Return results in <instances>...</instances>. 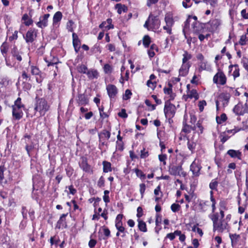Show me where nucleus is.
<instances>
[{
	"mask_svg": "<svg viewBox=\"0 0 248 248\" xmlns=\"http://www.w3.org/2000/svg\"><path fill=\"white\" fill-rule=\"evenodd\" d=\"M138 227L140 231L143 232H147L146 223L142 220H138Z\"/></svg>",
	"mask_w": 248,
	"mask_h": 248,
	"instance_id": "nucleus-35",
	"label": "nucleus"
},
{
	"mask_svg": "<svg viewBox=\"0 0 248 248\" xmlns=\"http://www.w3.org/2000/svg\"><path fill=\"white\" fill-rule=\"evenodd\" d=\"M219 215H220V219H223L224 217V210L226 209V205L224 202H221L219 203Z\"/></svg>",
	"mask_w": 248,
	"mask_h": 248,
	"instance_id": "nucleus-27",
	"label": "nucleus"
},
{
	"mask_svg": "<svg viewBox=\"0 0 248 248\" xmlns=\"http://www.w3.org/2000/svg\"><path fill=\"white\" fill-rule=\"evenodd\" d=\"M135 172L136 173V175L138 177H140V178H144L145 177V175L143 173V172L139 170L138 169H136L135 170Z\"/></svg>",
	"mask_w": 248,
	"mask_h": 248,
	"instance_id": "nucleus-51",
	"label": "nucleus"
},
{
	"mask_svg": "<svg viewBox=\"0 0 248 248\" xmlns=\"http://www.w3.org/2000/svg\"><path fill=\"white\" fill-rule=\"evenodd\" d=\"M74 24V22L70 20L68 21L66 24V28L69 31L72 32L73 31V25Z\"/></svg>",
	"mask_w": 248,
	"mask_h": 248,
	"instance_id": "nucleus-48",
	"label": "nucleus"
},
{
	"mask_svg": "<svg viewBox=\"0 0 248 248\" xmlns=\"http://www.w3.org/2000/svg\"><path fill=\"white\" fill-rule=\"evenodd\" d=\"M49 106L46 101L43 98H40L36 100L34 109L39 111L40 115L43 116L48 110Z\"/></svg>",
	"mask_w": 248,
	"mask_h": 248,
	"instance_id": "nucleus-4",
	"label": "nucleus"
},
{
	"mask_svg": "<svg viewBox=\"0 0 248 248\" xmlns=\"http://www.w3.org/2000/svg\"><path fill=\"white\" fill-rule=\"evenodd\" d=\"M169 87H168V88L165 87L164 88V92L166 94H170V98L171 99H173L174 95H173V94H172V85L170 83H169Z\"/></svg>",
	"mask_w": 248,
	"mask_h": 248,
	"instance_id": "nucleus-28",
	"label": "nucleus"
},
{
	"mask_svg": "<svg viewBox=\"0 0 248 248\" xmlns=\"http://www.w3.org/2000/svg\"><path fill=\"white\" fill-rule=\"evenodd\" d=\"M190 170L192 171L193 174L197 176L199 175L200 168L196 163H193L190 166Z\"/></svg>",
	"mask_w": 248,
	"mask_h": 248,
	"instance_id": "nucleus-24",
	"label": "nucleus"
},
{
	"mask_svg": "<svg viewBox=\"0 0 248 248\" xmlns=\"http://www.w3.org/2000/svg\"><path fill=\"white\" fill-rule=\"evenodd\" d=\"M216 120L218 124H221L227 120L226 115L225 113H223L221 115L220 118L217 117Z\"/></svg>",
	"mask_w": 248,
	"mask_h": 248,
	"instance_id": "nucleus-39",
	"label": "nucleus"
},
{
	"mask_svg": "<svg viewBox=\"0 0 248 248\" xmlns=\"http://www.w3.org/2000/svg\"><path fill=\"white\" fill-rule=\"evenodd\" d=\"M49 16L50 15L49 14H45L42 17V19L40 17V21L37 23V26L41 28L46 27L47 25V20Z\"/></svg>",
	"mask_w": 248,
	"mask_h": 248,
	"instance_id": "nucleus-12",
	"label": "nucleus"
},
{
	"mask_svg": "<svg viewBox=\"0 0 248 248\" xmlns=\"http://www.w3.org/2000/svg\"><path fill=\"white\" fill-rule=\"evenodd\" d=\"M218 186V182L217 179H213L209 184L210 188L212 190H217Z\"/></svg>",
	"mask_w": 248,
	"mask_h": 248,
	"instance_id": "nucleus-40",
	"label": "nucleus"
},
{
	"mask_svg": "<svg viewBox=\"0 0 248 248\" xmlns=\"http://www.w3.org/2000/svg\"><path fill=\"white\" fill-rule=\"evenodd\" d=\"M230 97V94L227 93H223L220 95V97L222 98L227 103L229 101Z\"/></svg>",
	"mask_w": 248,
	"mask_h": 248,
	"instance_id": "nucleus-43",
	"label": "nucleus"
},
{
	"mask_svg": "<svg viewBox=\"0 0 248 248\" xmlns=\"http://www.w3.org/2000/svg\"><path fill=\"white\" fill-rule=\"evenodd\" d=\"M103 171L104 172H108L111 171V164L110 163L104 161L103 162Z\"/></svg>",
	"mask_w": 248,
	"mask_h": 248,
	"instance_id": "nucleus-32",
	"label": "nucleus"
},
{
	"mask_svg": "<svg viewBox=\"0 0 248 248\" xmlns=\"http://www.w3.org/2000/svg\"><path fill=\"white\" fill-rule=\"evenodd\" d=\"M160 25V21L157 16L150 14L146 21L144 27L148 30H157Z\"/></svg>",
	"mask_w": 248,
	"mask_h": 248,
	"instance_id": "nucleus-3",
	"label": "nucleus"
},
{
	"mask_svg": "<svg viewBox=\"0 0 248 248\" xmlns=\"http://www.w3.org/2000/svg\"><path fill=\"white\" fill-rule=\"evenodd\" d=\"M193 32L198 34L204 32V29H206L205 23H202L198 21H194L192 23Z\"/></svg>",
	"mask_w": 248,
	"mask_h": 248,
	"instance_id": "nucleus-9",
	"label": "nucleus"
},
{
	"mask_svg": "<svg viewBox=\"0 0 248 248\" xmlns=\"http://www.w3.org/2000/svg\"><path fill=\"white\" fill-rule=\"evenodd\" d=\"M190 64L187 63H183L179 70L180 75L185 76L188 73V69L190 67Z\"/></svg>",
	"mask_w": 248,
	"mask_h": 248,
	"instance_id": "nucleus-17",
	"label": "nucleus"
},
{
	"mask_svg": "<svg viewBox=\"0 0 248 248\" xmlns=\"http://www.w3.org/2000/svg\"><path fill=\"white\" fill-rule=\"evenodd\" d=\"M100 117L105 118L108 117V115L104 112V107H101L99 108Z\"/></svg>",
	"mask_w": 248,
	"mask_h": 248,
	"instance_id": "nucleus-59",
	"label": "nucleus"
},
{
	"mask_svg": "<svg viewBox=\"0 0 248 248\" xmlns=\"http://www.w3.org/2000/svg\"><path fill=\"white\" fill-rule=\"evenodd\" d=\"M99 137L100 139V141H102V139L104 140V139H106L107 140H108L110 137V133L107 130H103L99 134Z\"/></svg>",
	"mask_w": 248,
	"mask_h": 248,
	"instance_id": "nucleus-23",
	"label": "nucleus"
},
{
	"mask_svg": "<svg viewBox=\"0 0 248 248\" xmlns=\"http://www.w3.org/2000/svg\"><path fill=\"white\" fill-rule=\"evenodd\" d=\"M210 218L213 223V230L219 232H223L225 230H229V226L225 219H220V215L218 213L211 214Z\"/></svg>",
	"mask_w": 248,
	"mask_h": 248,
	"instance_id": "nucleus-1",
	"label": "nucleus"
},
{
	"mask_svg": "<svg viewBox=\"0 0 248 248\" xmlns=\"http://www.w3.org/2000/svg\"><path fill=\"white\" fill-rule=\"evenodd\" d=\"M116 8L117 9V12L118 14H121L122 12H125L127 10V8L124 5H122L120 3L116 5Z\"/></svg>",
	"mask_w": 248,
	"mask_h": 248,
	"instance_id": "nucleus-30",
	"label": "nucleus"
},
{
	"mask_svg": "<svg viewBox=\"0 0 248 248\" xmlns=\"http://www.w3.org/2000/svg\"><path fill=\"white\" fill-rule=\"evenodd\" d=\"M107 90L109 97L114 98L117 93V89L115 85L109 84L107 87Z\"/></svg>",
	"mask_w": 248,
	"mask_h": 248,
	"instance_id": "nucleus-11",
	"label": "nucleus"
},
{
	"mask_svg": "<svg viewBox=\"0 0 248 248\" xmlns=\"http://www.w3.org/2000/svg\"><path fill=\"white\" fill-rule=\"evenodd\" d=\"M230 238L231 239V243L232 247L235 246L237 244L240 236L239 234H230Z\"/></svg>",
	"mask_w": 248,
	"mask_h": 248,
	"instance_id": "nucleus-21",
	"label": "nucleus"
},
{
	"mask_svg": "<svg viewBox=\"0 0 248 248\" xmlns=\"http://www.w3.org/2000/svg\"><path fill=\"white\" fill-rule=\"evenodd\" d=\"M188 97L190 98H195L196 99L198 98V94L196 90H192L187 94Z\"/></svg>",
	"mask_w": 248,
	"mask_h": 248,
	"instance_id": "nucleus-42",
	"label": "nucleus"
},
{
	"mask_svg": "<svg viewBox=\"0 0 248 248\" xmlns=\"http://www.w3.org/2000/svg\"><path fill=\"white\" fill-rule=\"evenodd\" d=\"M62 13L61 12H60V11L57 12L54 14V15L53 16V24H55L58 23V22L60 21L62 18Z\"/></svg>",
	"mask_w": 248,
	"mask_h": 248,
	"instance_id": "nucleus-25",
	"label": "nucleus"
},
{
	"mask_svg": "<svg viewBox=\"0 0 248 248\" xmlns=\"http://www.w3.org/2000/svg\"><path fill=\"white\" fill-rule=\"evenodd\" d=\"M22 78L23 79L25 80V81H27L28 80H30V76L27 74V73L25 71H23L22 74Z\"/></svg>",
	"mask_w": 248,
	"mask_h": 248,
	"instance_id": "nucleus-62",
	"label": "nucleus"
},
{
	"mask_svg": "<svg viewBox=\"0 0 248 248\" xmlns=\"http://www.w3.org/2000/svg\"><path fill=\"white\" fill-rule=\"evenodd\" d=\"M147 85L149 88H151L152 90H154L156 85V82H153L151 80H148L147 82Z\"/></svg>",
	"mask_w": 248,
	"mask_h": 248,
	"instance_id": "nucleus-52",
	"label": "nucleus"
},
{
	"mask_svg": "<svg viewBox=\"0 0 248 248\" xmlns=\"http://www.w3.org/2000/svg\"><path fill=\"white\" fill-rule=\"evenodd\" d=\"M116 149L120 151L124 150V143L123 141H116Z\"/></svg>",
	"mask_w": 248,
	"mask_h": 248,
	"instance_id": "nucleus-53",
	"label": "nucleus"
},
{
	"mask_svg": "<svg viewBox=\"0 0 248 248\" xmlns=\"http://www.w3.org/2000/svg\"><path fill=\"white\" fill-rule=\"evenodd\" d=\"M11 54L13 59L14 60H16L18 63L22 61V55L23 54V53L21 51L18 50L16 46H14L11 49Z\"/></svg>",
	"mask_w": 248,
	"mask_h": 248,
	"instance_id": "nucleus-10",
	"label": "nucleus"
},
{
	"mask_svg": "<svg viewBox=\"0 0 248 248\" xmlns=\"http://www.w3.org/2000/svg\"><path fill=\"white\" fill-rule=\"evenodd\" d=\"M247 43H248V28L247 30V33L242 35L239 41V44L242 46L246 45Z\"/></svg>",
	"mask_w": 248,
	"mask_h": 248,
	"instance_id": "nucleus-26",
	"label": "nucleus"
},
{
	"mask_svg": "<svg viewBox=\"0 0 248 248\" xmlns=\"http://www.w3.org/2000/svg\"><path fill=\"white\" fill-rule=\"evenodd\" d=\"M24 107V105L21 103V99L20 97L17 98L15 101L14 105L12 106V114L15 119L19 120L22 117V110Z\"/></svg>",
	"mask_w": 248,
	"mask_h": 248,
	"instance_id": "nucleus-2",
	"label": "nucleus"
},
{
	"mask_svg": "<svg viewBox=\"0 0 248 248\" xmlns=\"http://www.w3.org/2000/svg\"><path fill=\"white\" fill-rule=\"evenodd\" d=\"M234 66L237 68L233 72V76L234 78H235L239 76V70L238 68L237 65H234Z\"/></svg>",
	"mask_w": 248,
	"mask_h": 248,
	"instance_id": "nucleus-63",
	"label": "nucleus"
},
{
	"mask_svg": "<svg viewBox=\"0 0 248 248\" xmlns=\"http://www.w3.org/2000/svg\"><path fill=\"white\" fill-rule=\"evenodd\" d=\"M5 169L3 165L0 166V183L4 179V171Z\"/></svg>",
	"mask_w": 248,
	"mask_h": 248,
	"instance_id": "nucleus-50",
	"label": "nucleus"
},
{
	"mask_svg": "<svg viewBox=\"0 0 248 248\" xmlns=\"http://www.w3.org/2000/svg\"><path fill=\"white\" fill-rule=\"evenodd\" d=\"M30 69L31 73L32 75H38L40 72L39 68L35 66H31Z\"/></svg>",
	"mask_w": 248,
	"mask_h": 248,
	"instance_id": "nucleus-37",
	"label": "nucleus"
},
{
	"mask_svg": "<svg viewBox=\"0 0 248 248\" xmlns=\"http://www.w3.org/2000/svg\"><path fill=\"white\" fill-rule=\"evenodd\" d=\"M151 43V38L148 35H145L143 38V44L145 47H148Z\"/></svg>",
	"mask_w": 248,
	"mask_h": 248,
	"instance_id": "nucleus-38",
	"label": "nucleus"
},
{
	"mask_svg": "<svg viewBox=\"0 0 248 248\" xmlns=\"http://www.w3.org/2000/svg\"><path fill=\"white\" fill-rule=\"evenodd\" d=\"M86 75L88 78L90 79H93L94 78H97L98 77V73L95 69H88Z\"/></svg>",
	"mask_w": 248,
	"mask_h": 248,
	"instance_id": "nucleus-16",
	"label": "nucleus"
},
{
	"mask_svg": "<svg viewBox=\"0 0 248 248\" xmlns=\"http://www.w3.org/2000/svg\"><path fill=\"white\" fill-rule=\"evenodd\" d=\"M77 70L80 73L86 74L88 70L87 67L84 64H81L77 67Z\"/></svg>",
	"mask_w": 248,
	"mask_h": 248,
	"instance_id": "nucleus-36",
	"label": "nucleus"
},
{
	"mask_svg": "<svg viewBox=\"0 0 248 248\" xmlns=\"http://www.w3.org/2000/svg\"><path fill=\"white\" fill-rule=\"evenodd\" d=\"M115 226L119 232H124V228L122 225V222H115Z\"/></svg>",
	"mask_w": 248,
	"mask_h": 248,
	"instance_id": "nucleus-45",
	"label": "nucleus"
},
{
	"mask_svg": "<svg viewBox=\"0 0 248 248\" xmlns=\"http://www.w3.org/2000/svg\"><path fill=\"white\" fill-rule=\"evenodd\" d=\"M97 242L94 239H91L89 242V246L90 248H93L96 245Z\"/></svg>",
	"mask_w": 248,
	"mask_h": 248,
	"instance_id": "nucleus-64",
	"label": "nucleus"
},
{
	"mask_svg": "<svg viewBox=\"0 0 248 248\" xmlns=\"http://www.w3.org/2000/svg\"><path fill=\"white\" fill-rule=\"evenodd\" d=\"M169 173L172 175L185 177L186 175L181 166L173 165L170 166L169 169Z\"/></svg>",
	"mask_w": 248,
	"mask_h": 248,
	"instance_id": "nucleus-6",
	"label": "nucleus"
},
{
	"mask_svg": "<svg viewBox=\"0 0 248 248\" xmlns=\"http://www.w3.org/2000/svg\"><path fill=\"white\" fill-rule=\"evenodd\" d=\"M165 21L166 24L168 26H172L174 21L172 16L170 15H167L165 17Z\"/></svg>",
	"mask_w": 248,
	"mask_h": 248,
	"instance_id": "nucleus-33",
	"label": "nucleus"
},
{
	"mask_svg": "<svg viewBox=\"0 0 248 248\" xmlns=\"http://www.w3.org/2000/svg\"><path fill=\"white\" fill-rule=\"evenodd\" d=\"M25 143H26V146H25V149L29 156H30V152L32 151L33 148H34V143L31 141V144H29L25 140Z\"/></svg>",
	"mask_w": 248,
	"mask_h": 248,
	"instance_id": "nucleus-31",
	"label": "nucleus"
},
{
	"mask_svg": "<svg viewBox=\"0 0 248 248\" xmlns=\"http://www.w3.org/2000/svg\"><path fill=\"white\" fill-rule=\"evenodd\" d=\"M206 105V102L204 100L201 101L199 103V107L200 111H202L204 108V106Z\"/></svg>",
	"mask_w": 248,
	"mask_h": 248,
	"instance_id": "nucleus-61",
	"label": "nucleus"
},
{
	"mask_svg": "<svg viewBox=\"0 0 248 248\" xmlns=\"http://www.w3.org/2000/svg\"><path fill=\"white\" fill-rule=\"evenodd\" d=\"M104 70L106 73H109L111 72L112 67L108 64H106L104 66Z\"/></svg>",
	"mask_w": 248,
	"mask_h": 248,
	"instance_id": "nucleus-55",
	"label": "nucleus"
},
{
	"mask_svg": "<svg viewBox=\"0 0 248 248\" xmlns=\"http://www.w3.org/2000/svg\"><path fill=\"white\" fill-rule=\"evenodd\" d=\"M72 37L73 46L75 51L78 52L80 48V41L77 34L74 32L73 33Z\"/></svg>",
	"mask_w": 248,
	"mask_h": 248,
	"instance_id": "nucleus-14",
	"label": "nucleus"
},
{
	"mask_svg": "<svg viewBox=\"0 0 248 248\" xmlns=\"http://www.w3.org/2000/svg\"><path fill=\"white\" fill-rule=\"evenodd\" d=\"M34 31L29 30L26 35L25 40L27 43H32L34 41Z\"/></svg>",
	"mask_w": 248,
	"mask_h": 248,
	"instance_id": "nucleus-18",
	"label": "nucleus"
},
{
	"mask_svg": "<svg viewBox=\"0 0 248 248\" xmlns=\"http://www.w3.org/2000/svg\"><path fill=\"white\" fill-rule=\"evenodd\" d=\"M206 4H210L213 7H215L217 5V0H203Z\"/></svg>",
	"mask_w": 248,
	"mask_h": 248,
	"instance_id": "nucleus-46",
	"label": "nucleus"
},
{
	"mask_svg": "<svg viewBox=\"0 0 248 248\" xmlns=\"http://www.w3.org/2000/svg\"><path fill=\"white\" fill-rule=\"evenodd\" d=\"M175 105L169 102L165 103L164 111L166 118L173 117L175 113Z\"/></svg>",
	"mask_w": 248,
	"mask_h": 248,
	"instance_id": "nucleus-5",
	"label": "nucleus"
},
{
	"mask_svg": "<svg viewBox=\"0 0 248 248\" xmlns=\"http://www.w3.org/2000/svg\"><path fill=\"white\" fill-rule=\"evenodd\" d=\"M180 208V205L178 204L173 203L171 205V209L173 212H176L179 210Z\"/></svg>",
	"mask_w": 248,
	"mask_h": 248,
	"instance_id": "nucleus-54",
	"label": "nucleus"
},
{
	"mask_svg": "<svg viewBox=\"0 0 248 248\" xmlns=\"http://www.w3.org/2000/svg\"><path fill=\"white\" fill-rule=\"evenodd\" d=\"M105 180L103 176H101L97 182V185L99 187H103L104 186Z\"/></svg>",
	"mask_w": 248,
	"mask_h": 248,
	"instance_id": "nucleus-60",
	"label": "nucleus"
},
{
	"mask_svg": "<svg viewBox=\"0 0 248 248\" xmlns=\"http://www.w3.org/2000/svg\"><path fill=\"white\" fill-rule=\"evenodd\" d=\"M241 62L243 64V67L248 72V59L246 58H243Z\"/></svg>",
	"mask_w": 248,
	"mask_h": 248,
	"instance_id": "nucleus-58",
	"label": "nucleus"
},
{
	"mask_svg": "<svg viewBox=\"0 0 248 248\" xmlns=\"http://www.w3.org/2000/svg\"><path fill=\"white\" fill-rule=\"evenodd\" d=\"M140 157L141 158H145L149 155L148 151L146 150V149L144 148H143V149L140 150Z\"/></svg>",
	"mask_w": 248,
	"mask_h": 248,
	"instance_id": "nucleus-47",
	"label": "nucleus"
},
{
	"mask_svg": "<svg viewBox=\"0 0 248 248\" xmlns=\"http://www.w3.org/2000/svg\"><path fill=\"white\" fill-rule=\"evenodd\" d=\"M159 160L161 162H163L164 165H166V160L167 159V155L165 154H162L158 155Z\"/></svg>",
	"mask_w": 248,
	"mask_h": 248,
	"instance_id": "nucleus-56",
	"label": "nucleus"
},
{
	"mask_svg": "<svg viewBox=\"0 0 248 248\" xmlns=\"http://www.w3.org/2000/svg\"><path fill=\"white\" fill-rule=\"evenodd\" d=\"M118 115L119 117L123 118H126L128 116L125 109H122L121 111L118 113Z\"/></svg>",
	"mask_w": 248,
	"mask_h": 248,
	"instance_id": "nucleus-57",
	"label": "nucleus"
},
{
	"mask_svg": "<svg viewBox=\"0 0 248 248\" xmlns=\"http://www.w3.org/2000/svg\"><path fill=\"white\" fill-rule=\"evenodd\" d=\"M9 49V45L6 42L2 43L0 46V51L5 59H6V55Z\"/></svg>",
	"mask_w": 248,
	"mask_h": 248,
	"instance_id": "nucleus-22",
	"label": "nucleus"
},
{
	"mask_svg": "<svg viewBox=\"0 0 248 248\" xmlns=\"http://www.w3.org/2000/svg\"><path fill=\"white\" fill-rule=\"evenodd\" d=\"M213 194V191H210V196H210V200H211V201L212 202V212L213 213L212 214L217 213V212H215V210H216V200L214 198Z\"/></svg>",
	"mask_w": 248,
	"mask_h": 248,
	"instance_id": "nucleus-34",
	"label": "nucleus"
},
{
	"mask_svg": "<svg viewBox=\"0 0 248 248\" xmlns=\"http://www.w3.org/2000/svg\"><path fill=\"white\" fill-rule=\"evenodd\" d=\"M132 95V93L130 90L127 89L125 92L124 94L123 95V99L124 100H128L129 99Z\"/></svg>",
	"mask_w": 248,
	"mask_h": 248,
	"instance_id": "nucleus-49",
	"label": "nucleus"
},
{
	"mask_svg": "<svg viewBox=\"0 0 248 248\" xmlns=\"http://www.w3.org/2000/svg\"><path fill=\"white\" fill-rule=\"evenodd\" d=\"M192 126L187 124H184L182 131L186 133H189L192 131Z\"/></svg>",
	"mask_w": 248,
	"mask_h": 248,
	"instance_id": "nucleus-44",
	"label": "nucleus"
},
{
	"mask_svg": "<svg viewBox=\"0 0 248 248\" xmlns=\"http://www.w3.org/2000/svg\"><path fill=\"white\" fill-rule=\"evenodd\" d=\"M227 78L226 76L222 71L218 70V72L214 76L213 78V82L214 83L223 85L226 83Z\"/></svg>",
	"mask_w": 248,
	"mask_h": 248,
	"instance_id": "nucleus-8",
	"label": "nucleus"
},
{
	"mask_svg": "<svg viewBox=\"0 0 248 248\" xmlns=\"http://www.w3.org/2000/svg\"><path fill=\"white\" fill-rule=\"evenodd\" d=\"M80 167L85 171L90 172L91 171V167L87 163L86 159H83L82 162L79 163Z\"/></svg>",
	"mask_w": 248,
	"mask_h": 248,
	"instance_id": "nucleus-19",
	"label": "nucleus"
},
{
	"mask_svg": "<svg viewBox=\"0 0 248 248\" xmlns=\"http://www.w3.org/2000/svg\"><path fill=\"white\" fill-rule=\"evenodd\" d=\"M67 215V214H62L57 223L56 227L60 229L61 228H65L67 227L66 222L65 221V217Z\"/></svg>",
	"mask_w": 248,
	"mask_h": 248,
	"instance_id": "nucleus-13",
	"label": "nucleus"
},
{
	"mask_svg": "<svg viewBox=\"0 0 248 248\" xmlns=\"http://www.w3.org/2000/svg\"><path fill=\"white\" fill-rule=\"evenodd\" d=\"M78 98L79 104L83 105L88 104V99L85 94H79Z\"/></svg>",
	"mask_w": 248,
	"mask_h": 248,
	"instance_id": "nucleus-20",
	"label": "nucleus"
},
{
	"mask_svg": "<svg viewBox=\"0 0 248 248\" xmlns=\"http://www.w3.org/2000/svg\"><path fill=\"white\" fill-rule=\"evenodd\" d=\"M196 146V142L193 140H188L187 147L189 150L193 152L195 149Z\"/></svg>",
	"mask_w": 248,
	"mask_h": 248,
	"instance_id": "nucleus-29",
	"label": "nucleus"
},
{
	"mask_svg": "<svg viewBox=\"0 0 248 248\" xmlns=\"http://www.w3.org/2000/svg\"><path fill=\"white\" fill-rule=\"evenodd\" d=\"M183 63H187L186 62L188 60H190L191 58V55L188 54L186 51L183 54Z\"/></svg>",
	"mask_w": 248,
	"mask_h": 248,
	"instance_id": "nucleus-41",
	"label": "nucleus"
},
{
	"mask_svg": "<svg viewBox=\"0 0 248 248\" xmlns=\"http://www.w3.org/2000/svg\"><path fill=\"white\" fill-rule=\"evenodd\" d=\"M205 25L206 29L208 31L213 32L217 29L220 25V21L217 19H214L205 23Z\"/></svg>",
	"mask_w": 248,
	"mask_h": 248,
	"instance_id": "nucleus-7",
	"label": "nucleus"
},
{
	"mask_svg": "<svg viewBox=\"0 0 248 248\" xmlns=\"http://www.w3.org/2000/svg\"><path fill=\"white\" fill-rule=\"evenodd\" d=\"M227 154L232 158H237L239 160L242 159V153L238 150H229L227 152Z\"/></svg>",
	"mask_w": 248,
	"mask_h": 248,
	"instance_id": "nucleus-15",
	"label": "nucleus"
}]
</instances>
